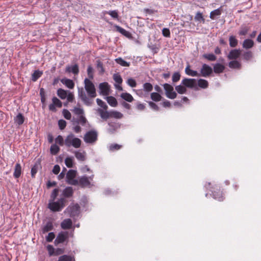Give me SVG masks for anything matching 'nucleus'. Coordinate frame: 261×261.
<instances>
[{"label":"nucleus","instance_id":"1","mask_svg":"<svg viewBox=\"0 0 261 261\" xmlns=\"http://www.w3.org/2000/svg\"><path fill=\"white\" fill-rule=\"evenodd\" d=\"M84 88H78V97L84 105L91 106L97 96L96 88L93 82L88 78L84 80Z\"/></svg>","mask_w":261,"mask_h":261},{"label":"nucleus","instance_id":"2","mask_svg":"<svg viewBox=\"0 0 261 261\" xmlns=\"http://www.w3.org/2000/svg\"><path fill=\"white\" fill-rule=\"evenodd\" d=\"M204 187L207 190L211 192V195L217 200L222 201L224 200V197L222 191L219 185L214 182H206Z\"/></svg>","mask_w":261,"mask_h":261},{"label":"nucleus","instance_id":"3","mask_svg":"<svg viewBox=\"0 0 261 261\" xmlns=\"http://www.w3.org/2000/svg\"><path fill=\"white\" fill-rule=\"evenodd\" d=\"M66 201L64 198H60L57 201L49 200L48 208L53 212H60L65 207Z\"/></svg>","mask_w":261,"mask_h":261},{"label":"nucleus","instance_id":"4","mask_svg":"<svg viewBox=\"0 0 261 261\" xmlns=\"http://www.w3.org/2000/svg\"><path fill=\"white\" fill-rule=\"evenodd\" d=\"M82 141L78 138L75 137L74 135L70 133L66 136L65 139V145L67 147L71 146L75 148H79L81 147Z\"/></svg>","mask_w":261,"mask_h":261},{"label":"nucleus","instance_id":"5","mask_svg":"<svg viewBox=\"0 0 261 261\" xmlns=\"http://www.w3.org/2000/svg\"><path fill=\"white\" fill-rule=\"evenodd\" d=\"M166 96L170 99H174L177 96L176 93L174 91L173 87L167 83L164 84L163 85Z\"/></svg>","mask_w":261,"mask_h":261},{"label":"nucleus","instance_id":"6","mask_svg":"<svg viewBox=\"0 0 261 261\" xmlns=\"http://www.w3.org/2000/svg\"><path fill=\"white\" fill-rule=\"evenodd\" d=\"M97 139V134L96 132L90 130L86 133L84 136V140L86 143H92Z\"/></svg>","mask_w":261,"mask_h":261},{"label":"nucleus","instance_id":"7","mask_svg":"<svg viewBox=\"0 0 261 261\" xmlns=\"http://www.w3.org/2000/svg\"><path fill=\"white\" fill-rule=\"evenodd\" d=\"M94 175H91L89 177L83 176L79 178V186L81 188H84L89 187L91 185V181L93 180Z\"/></svg>","mask_w":261,"mask_h":261},{"label":"nucleus","instance_id":"8","mask_svg":"<svg viewBox=\"0 0 261 261\" xmlns=\"http://www.w3.org/2000/svg\"><path fill=\"white\" fill-rule=\"evenodd\" d=\"M181 84L183 85L186 88L195 89H197L196 80L194 79L184 78L181 81Z\"/></svg>","mask_w":261,"mask_h":261},{"label":"nucleus","instance_id":"9","mask_svg":"<svg viewBox=\"0 0 261 261\" xmlns=\"http://www.w3.org/2000/svg\"><path fill=\"white\" fill-rule=\"evenodd\" d=\"M47 250L49 256H58L64 252V248H55L54 246H47Z\"/></svg>","mask_w":261,"mask_h":261},{"label":"nucleus","instance_id":"10","mask_svg":"<svg viewBox=\"0 0 261 261\" xmlns=\"http://www.w3.org/2000/svg\"><path fill=\"white\" fill-rule=\"evenodd\" d=\"M80 207L77 203L71 204L68 206L66 211H67L70 217H74L79 214Z\"/></svg>","mask_w":261,"mask_h":261},{"label":"nucleus","instance_id":"11","mask_svg":"<svg viewBox=\"0 0 261 261\" xmlns=\"http://www.w3.org/2000/svg\"><path fill=\"white\" fill-rule=\"evenodd\" d=\"M68 238V233L67 231L59 232L55 240V245L64 243Z\"/></svg>","mask_w":261,"mask_h":261},{"label":"nucleus","instance_id":"12","mask_svg":"<svg viewBox=\"0 0 261 261\" xmlns=\"http://www.w3.org/2000/svg\"><path fill=\"white\" fill-rule=\"evenodd\" d=\"M52 103L49 105V110L52 112H56L57 110L56 107L58 108H61L62 106V102L56 97H54L52 98Z\"/></svg>","mask_w":261,"mask_h":261},{"label":"nucleus","instance_id":"13","mask_svg":"<svg viewBox=\"0 0 261 261\" xmlns=\"http://www.w3.org/2000/svg\"><path fill=\"white\" fill-rule=\"evenodd\" d=\"M200 73L202 76L207 77L213 73V69L209 65L203 64L201 68Z\"/></svg>","mask_w":261,"mask_h":261},{"label":"nucleus","instance_id":"14","mask_svg":"<svg viewBox=\"0 0 261 261\" xmlns=\"http://www.w3.org/2000/svg\"><path fill=\"white\" fill-rule=\"evenodd\" d=\"M99 89L100 93L103 95L107 96L109 94L110 86L107 82H103L99 84Z\"/></svg>","mask_w":261,"mask_h":261},{"label":"nucleus","instance_id":"15","mask_svg":"<svg viewBox=\"0 0 261 261\" xmlns=\"http://www.w3.org/2000/svg\"><path fill=\"white\" fill-rule=\"evenodd\" d=\"M240 55L241 50L240 49H234L229 51L227 58L229 60H236L240 57Z\"/></svg>","mask_w":261,"mask_h":261},{"label":"nucleus","instance_id":"16","mask_svg":"<svg viewBox=\"0 0 261 261\" xmlns=\"http://www.w3.org/2000/svg\"><path fill=\"white\" fill-rule=\"evenodd\" d=\"M74 190L71 187H67L63 189L62 193V198H70L73 196Z\"/></svg>","mask_w":261,"mask_h":261},{"label":"nucleus","instance_id":"17","mask_svg":"<svg viewBox=\"0 0 261 261\" xmlns=\"http://www.w3.org/2000/svg\"><path fill=\"white\" fill-rule=\"evenodd\" d=\"M54 226L51 221H48L45 224L41 227V231L42 233H45L53 229Z\"/></svg>","mask_w":261,"mask_h":261},{"label":"nucleus","instance_id":"18","mask_svg":"<svg viewBox=\"0 0 261 261\" xmlns=\"http://www.w3.org/2000/svg\"><path fill=\"white\" fill-rule=\"evenodd\" d=\"M65 71L68 73H72L74 75H77L79 73V65L77 64H75L73 65L67 66Z\"/></svg>","mask_w":261,"mask_h":261},{"label":"nucleus","instance_id":"19","mask_svg":"<svg viewBox=\"0 0 261 261\" xmlns=\"http://www.w3.org/2000/svg\"><path fill=\"white\" fill-rule=\"evenodd\" d=\"M97 112L102 119L107 120L111 117L110 112L107 110L99 108L97 109Z\"/></svg>","mask_w":261,"mask_h":261},{"label":"nucleus","instance_id":"20","mask_svg":"<svg viewBox=\"0 0 261 261\" xmlns=\"http://www.w3.org/2000/svg\"><path fill=\"white\" fill-rule=\"evenodd\" d=\"M72 225V222L70 219H65L61 223V228L63 229H69Z\"/></svg>","mask_w":261,"mask_h":261},{"label":"nucleus","instance_id":"21","mask_svg":"<svg viewBox=\"0 0 261 261\" xmlns=\"http://www.w3.org/2000/svg\"><path fill=\"white\" fill-rule=\"evenodd\" d=\"M22 172V168L19 163H16L14 168V171L13 173V176L15 178H18Z\"/></svg>","mask_w":261,"mask_h":261},{"label":"nucleus","instance_id":"22","mask_svg":"<svg viewBox=\"0 0 261 261\" xmlns=\"http://www.w3.org/2000/svg\"><path fill=\"white\" fill-rule=\"evenodd\" d=\"M115 27L116 29V31H118L119 33H121L123 36H125L128 38H132V34L129 32L125 30L124 29L121 28L119 25H116L115 26Z\"/></svg>","mask_w":261,"mask_h":261},{"label":"nucleus","instance_id":"23","mask_svg":"<svg viewBox=\"0 0 261 261\" xmlns=\"http://www.w3.org/2000/svg\"><path fill=\"white\" fill-rule=\"evenodd\" d=\"M225 68V66L220 63H216L213 66L214 72L217 74L222 73Z\"/></svg>","mask_w":261,"mask_h":261},{"label":"nucleus","instance_id":"24","mask_svg":"<svg viewBox=\"0 0 261 261\" xmlns=\"http://www.w3.org/2000/svg\"><path fill=\"white\" fill-rule=\"evenodd\" d=\"M254 41L250 39H246L244 40L242 46L246 49L251 48L254 46Z\"/></svg>","mask_w":261,"mask_h":261},{"label":"nucleus","instance_id":"25","mask_svg":"<svg viewBox=\"0 0 261 261\" xmlns=\"http://www.w3.org/2000/svg\"><path fill=\"white\" fill-rule=\"evenodd\" d=\"M73 153L78 160L84 161L86 160V152L85 151H74Z\"/></svg>","mask_w":261,"mask_h":261},{"label":"nucleus","instance_id":"26","mask_svg":"<svg viewBox=\"0 0 261 261\" xmlns=\"http://www.w3.org/2000/svg\"><path fill=\"white\" fill-rule=\"evenodd\" d=\"M61 82L69 89H73L74 87V83L73 81L70 79H63L61 80Z\"/></svg>","mask_w":261,"mask_h":261},{"label":"nucleus","instance_id":"27","mask_svg":"<svg viewBox=\"0 0 261 261\" xmlns=\"http://www.w3.org/2000/svg\"><path fill=\"white\" fill-rule=\"evenodd\" d=\"M250 30V27L246 25H242L240 28L238 32V34L240 36H245L247 34L248 32Z\"/></svg>","mask_w":261,"mask_h":261},{"label":"nucleus","instance_id":"28","mask_svg":"<svg viewBox=\"0 0 261 261\" xmlns=\"http://www.w3.org/2000/svg\"><path fill=\"white\" fill-rule=\"evenodd\" d=\"M58 261H75V259L73 255H63L59 257Z\"/></svg>","mask_w":261,"mask_h":261},{"label":"nucleus","instance_id":"29","mask_svg":"<svg viewBox=\"0 0 261 261\" xmlns=\"http://www.w3.org/2000/svg\"><path fill=\"white\" fill-rule=\"evenodd\" d=\"M222 6L220 8L214 10L210 13V17L212 19H215V16H219L222 13Z\"/></svg>","mask_w":261,"mask_h":261},{"label":"nucleus","instance_id":"30","mask_svg":"<svg viewBox=\"0 0 261 261\" xmlns=\"http://www.w3.org/2000/svg\"><path fill=\"white\" fill-rule=\"evenodd\" d=\"M228 66L232 69H240L241 64L239 61L234 60L229 62Z\"/></svg>","mask_w":261,"mask_h":261},{"label":"nucleus","instance_id":"31","mask_svg":"<svg viewBox=\"0 0 261 261\" xmlns=\"http://www.w3.org/2000/svg\"><path fill=\"white\" fill-rule=\"evenodd\" d=\"M40 95L41 97V102L42 104V108H44L46 107V97L44 89L41 88L40 89Z\"/></svg>","mask_w":261,"mask_h":261},{"label":"nucleus","instance_id":"32","mask_svg":"<svg viewBox=\"0 0 261 261\" xmlns=\"http://www.w3.org/2000/svg\"><path fill=\"white\" fill-rule=\"evenodd\" d=\"M120 96L123 99L127 102H130L134 100V98L132 95L127 92L121 93Z\"/></svg>","mask_w":261,"mask_h":261},{"label":"nucleus","instance_id":"33","mask_svg":"<svg viewBox=\"0 0 261 261\" xmlns=\"http://www.w3.org/2000/svg\"><path fill=\"white\" fill-rule=\"evenodd\" d=\"M186 73L190 76H196L198 75V73L197 71L193 70L190 68V65H188L185 69Z\"/></svg>","mask_w":261,"mask_h":261},{"label":"nucleus","instance_id":"34","mask_svg":"<svg viewBox=\"0 0 261 261\" xmlns=\"http://www.w3.org/2000/svg\"><path fill=\"white\" fill-rule=\"evenodd\" d=\"M76 171L74 170H69L67 174H66V182L70 180V179H73V178H75L76 176Z\"/></svg>","mask_w":261,"mask_h":261},{"label":"nucleus","instance_id":"35","mask_svg":"<svg viewBox=\"0 0 261 261\" xmlns=\"http://www.w3.org/2000/svg\"><path fill=\"white\" fill-rule=\"evenodd\" d=\"M197 85L198 87H199L200 88L202 89H205L208 87V83L206 80L200 79L198 80Z\"/></svg>","mask_w":261,"mask_h":261},{"label":"nucleus","instance_id":"36","mask_svg":"<svg viewBox=\"0 0 261 261\" xmlns=\"http://www.w3.org/2000/svg\"><path fill=\"white\" fill-rule=\"evenodd\" d=\"M24 116L21 113H19L14 118V121L16 123L20 125L24 122Z\"/></svg>","mask_w":261,"mask_h":261},{"label":"nucleus","instance_id":"37","mask_svg":"<svg viewBox=\"0 0 261 261\" xmlns=\"http://www.w3.org/2000/svg\"><path fill=\"white\" fill-rule=\"evenodd\" d=\"M229 45L231 47H235L238 44V40L236 39V37L231 35L229 37Z\"/></svg>","mask_w":261,"mask_h":261},{"label":"nucleus","instance_id":"38","mask_svg":"<svg viewBox=\"0 0 261 261\" xmlns=\"http://www.w3.org/2000/svg\"><path fill=\"white\" fill-rule=\"evenodd\" d=\"M43 72L39 70H35L32 75V80L34 82L36 81L39 77L41 76Z\"/></svg>","mask_w":261,"mask_h":261},{"label":"nucleus","instance_id":"39","mask_svg":"<svg viewBox=\"0 0 261 261\" xmlns=\"http://www.w3.org/2000/svg\"><path fill=\"white\" fill-rule=\"evenodd\" d=\"M194 19L195 21L202 22V23L205 22V19L203 17V14L199 11L196 13L194 17Z\"/></svg>","mask_w":261,"mask_h":261},{"label":"nucleus","instance_id":"40","mask_svg":"<svg viewBox=\"0 0 261 261\" xmlns=\"http://www.w3.org/2000/svg\"><path fill=\"white\" fill-rule=\"evenodd\" d=\"M57 95L58 96L62 99H64L66 98L67 92L66 90L59 88L57 90Z\"/></svg>","mask_w":261,"mask_h":261},{"label":"nucleus","instance_id":"41","mask_svg":"<svg viewBox=\"0 0 261 261\" xmlns=\"http://www.w3.org/2000/svg\"><path fill=\"white\" fill-rule=\"evenodd\" d=\"M107 101L108 103L112 107H115L117 105V101L116 99L112 96L107 97Z\"/></svg>","mask_w":261,"mask_h":261},{"label":"nucleus","instance_id":"42","mask_svg":"<svg viewBox=\"0 0 261 261\" xmlns=\"http://www.w3.org/2000/svg\"><path fill=\"white\" fill-rule=\"evenodd\" d=\"M59 151L60 147L56 144H54L51 145L50 152L51 154L56 155L59 152Z\"/></svg>","mask_w":261,"mask_h":261},{"label":"nucleus","instance_id":"43","mask_svg":"<svg viewBox=\"0 0 261 261\" xmlns=\"http://www.w3.org/2000/svg\"><path fill=\"white\" fill-rule=\"evenodd\" d=\"M150 98L153 101H160L162 97L159 93L152 92L150 94Z\"/></svg>","mask_w":261,"mask_h":261},{"label":"nucleus","instance_id":"44","mask_svg":"<svg viewBox=\"0 0 261 261\" xmlns=\"http://www.w3.org/2000/svg\"><path fill=\"white\" fill-rule=\"evenodd\" d=\"M175 90L177 92V93L180 94H182L187 92L186 87L181 84L176 86L175 87Z\"/></svg>","mask_w":261,"mask_h":261},{"label":"nucleus","instance_id":"45","mask_svg":"<svg viewBox=\"0 0 261 261\" xmlns=\"http://www.w3.org/2000/svg\"><path fill=\"white\" fill-rule=\"evenodd\" d=\"M87 74H88V76L89 77L88 79H89L90 81H91L93 79V78H94V69L91 65H89L88 66Z\"/></svg>","mask_w":261,"mask_h":261},{"label":"nucleus","instance_id":"46","mask_svg":"<svg viewBox=\"0 0 261 261\" xmlns=\"http://www.w3.org/2000/svg\"><path fill=\"white\" fill-rule=\"evenodd\" d=\"M203 57L210 61H215L217 59L216 56L213 54H204L203 55Z\"/></svg>","mask_w":261,"mask_h":261},{"label":"nucleus","instance_id":"47","mask_svg":"<svg viewBox=\"0 0 261 261\" xmlns=\"http://www.w3.org/2000/svg\"><path fill=\"white\" fill-rule=\"evenodd\" d=\"M115 61L117 63L120 64L122 66L128 67L130 65L129 63L127 62L126 61H124L121 58H117V59H115Z\"/></svg>","mask_w":261,"mask_h":261},{"label":"nucleus","instance_id":"48","mask_svg":"<svg viewBox=\"0 0 261 261\" xmlns=\"http://www.w3.org/2000/svg\"><path fill=\"white\" fill-rule=\"evenodd\" d=\"M111 113V117H113L117 119L122 118L123 117V114L118 111H110Z\"/></svg>","mask_w":261,"mask_h":261},{"label":"nucleus","instance_id":"49","mask_svg":"<svg viewBox=\"0 0 261 261\" xmlns=\"http://www.w3.org/2000/svg\"><path fill=\"white\" fill-rule=\"evenodd\" d=\"M55 144L63 146L64 144L65 145V140L62 136L59 135L55 139Z\"/></svg>","mask_w":261,"mask_h":261},{"label":"nucleus","instance_id":"50","mask_svg":"<svg viewBox=\"0 0 261 261\" xmlns=\"http://www.w3.org/2000/svg\"><path fill=\"white\" fill-rule=\"evenodd\" d=\"M39 164L35 163L31 168V173L32 178H35V175L38 172Z\"/></svg>","mask_w":261,"mask_h":261},{"label":"nucleus","instance_id":"51","mask_svg":"<svg viewBox=\"0 0 261 261\" xmlns=\"http://www.w3.org/2000/svg\"><path fill=\"white\" fill-rule=\"evenodd\" d=\"M143 90L147 92H151L153 89L152 85L149 83H145L143 85Z\"/></svg>","mask_w":261,"mask_h":261},{"label":"nucleus","instance_id":"52","mask_svg":"<svg viewBox=\"0 0 261 261\" xmlns=\"http://www.w3.org/2000/svg\"><path fill=\"white\" fill-rule=\"evenodd\" d=\"M59 192V189L58 188L54 189L50 194L49 200H55L58 196Z\"/></svg>","mask_w":261,"mask_h":261},{"label":"nucleus","instance_id":"53","mask_svg":"<svg viewBox=\"0 0 261 261\" xmlns=\"http://www.w3.org/2000/svg\"><path fill=\"white\" fill-rule=\"evenodd\" d=\"M65 163L66 166L68 168H72L73 167V158L67 157L65 160Z\"/></svg>","mask_w":261,"mask_h":261},{"label":"nucleus","instance_id":"54","mask_svg":"<svg viewBox=\"0 0 261 261\" xmlns=\"http://www.w3.org/2000/svg\"><path fill=\"white\" fill-rule=\"evenodd\" d=\"M253 55L251 51H246L243 54V57L244 60L248 61L252 58Z\"/></svg>","mask_w":261,"mask_h":261},{"label":"nucleus","instance_id":"55","mask_svg":"<svg viewBox=\"0 0 261 261\" xmlns=\"http://www.w3.org/2000/svg\"><path fill=\"white\" fill-rule=\"evenodd\" d=\"M122 146L118 144H111L110 145L109 149L110 151H114L118 150L121 148Z\"/></svg>","mask_w":261,"mask_h":261},{"label":"nucleus","instance_id":"56","mask_svg":"<svg viewBox=\"0 0 261 261\" xmlns=\"http://www.w3.org/2000/svg\"><path fill=\"white\" fill-rule=\"evenodd\" d=\"M72 112L76 115L79 116H82L84 114V112L83 109L80 108H77L75 107L73 110Z\"/></svg>","mask_w":261,"mask_h":261},{"label":"nucleus","instance_id":"57","mask_svg":"<svg viewBox=\"0 0 261 261\" xmlns=\"http://www.w3.org/2000/svg\"><path fill=\"white\" fill-rule=\"evenodd\" d=\"M106 13L110 15L112 18L117 19L118 18V14L117 10H111L106 11Z\"/></svg>","mask_w":261,"mask_h":261},{"label":"nucleus","instance_id":"58","mask_svg":"<svg viewBox=\"0 0 261 261\" xmlns=\"http://www.w3.org/2000/svg\"><path fill=\"white\" fill-rule=\"evenodd\" d=\"M96 102L97 105L99 106L100 107H101L103 110H107L108 109V106L104 101H103L100 99L97 98Z\"/></svg>","mask_w":261,"mask_h":261},{"label":"nucleus","instance_id":"59","mask_svg":"<svg viewBox=\"0 0 261 261\" xmlns=\"http://www.w3.org/2000/svg\"><path fill=\"white\" fill-rule=\"evenodd\" d=\"M87 122V120L86 118H85V117L84 116V115L82 116H80L79 117V118L78 119V120L76 121V122L78 124H80L83 126L86 124Z\"/></svg>","mask_w":261,"mask_h":261},{"label":"nucleus","instance_id":"60","mask_svg":"<svg viewBox=\"0 0 261 261\" xmlns=\"http://www.w3.org/2000/svg\"><path fill=\"white\" fill-rule=\"evenodd\" d=\"M113 79L118 84H121L122 83V79L118 73H115L113 75Z\"/></svg>","mask_w":261,"mask_h":261},{"label":"nucleus","instance_id":"61","mask_svg":"<svg viewBox=\"0 0 261 261\" xmlns=\"http://www.w3.org/2000/svg\"><path fill=\"white\" fill-rule=\"evenodd\" d=\"M180 78V74L179 72H175L173 73L172 76V81L173 83H176L179 81Z\"/></svg>","mask_w":261,"mask_h":261},{"label":"nucleus","instance_id":"62","mask_svg":"<svg viewBox=\"0 0 261 261\" xmlns=\"http://www.w3.org/2000/svg\"><path fill=\"white\" fill-rule=\"evenodd\" d=\"M127 84L131 87L134 88L136 87L137 86V83L136 81L133 79V78H129L127 82Z\"/></svg>","mask_w":261,"mask_h":261},{"label":"nucleus","instance_id":"63","mask_svg":"<svg viewBox=\"0 0 261 261\" xmlns=\"http://www.w3.org/2000/svg\"><path fill=\"white\" fill-rule=\"evenodd\" d=\"M55 234L54 232H49L46 237V241L47 242H51L55 239Z\"/></svg>","mask_w":261,"mask_h":261},{"label":"nucleus","instance_id":"64","mask_svg":"<svg viewBox=\"0 0 261 261\" xmlns=\"http://www.w3.org/2000/svg\"><path fill=\"white\" fill-rule=\"evenodd\" d=\"M63 115L64 118L67 120H70L71 118V113L68 110L66 109H64L63 110Z\"/></svg>","mask_w":261,"mask_h":261}]
</instances>
